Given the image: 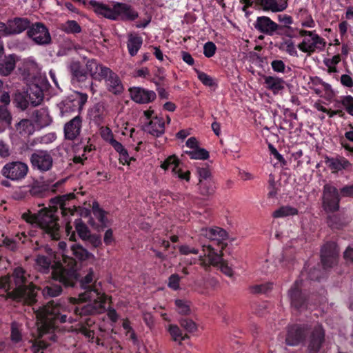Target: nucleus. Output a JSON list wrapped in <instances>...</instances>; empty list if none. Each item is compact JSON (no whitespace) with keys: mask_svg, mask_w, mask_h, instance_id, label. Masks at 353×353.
<instances>
[{"mask_svg":"<svg viewBox=\"0 0 353 353\" xmlns=\"http://www.w3.org/2000/svg\"><path fill=\"white\" fill-rule=\"evenodd\" d=\"M107 296L99 290L95 283L92 288L81 293L78 299H70V303L72 305L77 304L72 308L60 303H55L54 301L48 303L36 311L39 336L42 337L44 334L53 332L58 321L61 323L76 321V318L64 314L65 312H70V310L74 311V314L77 316L103 312Z\"/></svg>","mask_w":353,"mask_h":353,"instance_id":"1","label":"nucleus"},{"mask_svg":"<svg viewBox=\"0 0 353 353\" xmlns=\"http://www.w3.org/2000/svg\"><path fill=\"white\" fill-rule=\"evenodd\" d=\"M29 278L30 275L22 268L17 267L11 276L0 279V289L6 292L7 298L32 304L35 301L36 291Z\"/></svg>","mask_w":353,"mask_h":353,"instance_id":"2","label":"nucleus"},{"mask_svg":"<svg viewBox=\"0 0 353 353\" xmlns=\"http://www.w3.org/2000/svg\"><path fill=\"white\" fill-rule=\"evenodd\" d=\"M90 6L98 15L110 20L134 21L139 17L138 12L127 3L113 1L112 5L91 0Z\"/></svg>","mask_w":353,"mask_h":353,"instance_id":"3","label":"nucleus"},{"mask_svg":"<svg viewBox=\"0 0 353 353\" xmlns=\"http://www.w3.org/2000/svg\"><path fill=\"white\" fill-rule=\"evenodd\" d=\"M55 213V210L42 209L38 214L25 213L22 216L27 222L38 225L52 239H59V225Z\"/></svg>","mask_w":353,"mask_h":353,"instance_id":"4","label":"nucleus"},{"mask_svg":"<svg viewBox=\"0 0 353 353\" xmlns=\"http://www.w3.org/2000/svg\"><path fill=\"white\" fill-rule=\"evenodd\" d=\"M298 32L299 36L302 37L301 41L297 45L300 51L310 56L315 52L324 50L326 41L315 30L310 31L300 29Z\"/></svg>","mask_w":353,"mask_h":353,"instance_id":"5","label":"nucleus"},{"mask_svg":"<svg viewBox=\"0 0 353 353\" xmlns=\"http://www.w3.org/2000/svg\"><path fill=\"white\" fill-rule=\"evenodd\" d=\"M26 96L34 106L41 103L43 99V91L47 90L49 83L46 77L41 74L27 81Z\"/></svg>","mask_w":353,"mask_h":353,"instance_id":"6","label":"nucleus"},{"mask_svg":"<svg viewBox=\"0 0 353 353\" xmlns=\"http://www.w3.org/2000/svg\"><path fill=\"white\" fill-rule=\"evenodd\" d=\"M203 255L199 256L200 265L203 267L210 265L216 266L220 264L221 271L229 277L234 274L232 268L228 265V263L223 261L222 255L216 253L212 245L203 246Z\"/></svg>","mask_w":353,"mask_h":353,"instance_id":"7","label":"nucleus"},{"mask_svg":"<svg viewBox=\"0 0 353 353\" xmlns=\"http://www.w3.org/2000/svg\"><path fill=\"white\" fill-rule=\"evenodd\" d=\"M88 100V95L81 92H75L59 104L61 116L68 113L81 110Z\"/></svg>","mask_w":353,"mask_h":353,"instance_id":"8","label":"nucleus"},{"mask_svg":"<svg viewBox=\"0 0 353 353\" xmlns=\"http://www.w3.org/2000/svg\"><path fill=\"white\" fill-rule=\"evenodd\" d=\"M28 172V166L21 161H13L6 163L1 170L3 176L12 181L23 179Z\"/></svg>","mask_w":353,"mask_h":353,"instance_id":"9","label":"nucleus"},{"mask_svg":"<svg viewBox=\"0 0 353 353\" xmlns=\"http://www.w3.org/2000/svg\"><path fill=\"white\" fill-rule=\"evenodd\" d=\"M27 35L37 45H48L51 41V36L48 29L41 23H35L29 26Z\"/></svg>","mask_w":353,"mask_h":353,"instance_id":"10","label":"nucleus"},{"mask_svg":"<svg viewBox=\"0 0 353 353\" xmlns=\"http://www.w3.org/2000/svg\"><path fill=\"white\" fill-rule=\"evenodd\" d=\"M161 168L164 170H170L174 176L189 181L190 172L188 170H183L181 163L175 155L169 156L161 164Z\"/></svg>","mask_w":353,"mask_h":353,"instance_id":"11","label":"nucleus"},{"mask_svg":"<svg viewBox=\"0 0 353 353\" xmlns=\"http://www.w3.org/2000/svg\"><path fill=\"white\" fill-rule=\"evenodd\" d=\"M30 162L34 168L41 172L50 170L53 164L51 153L46 150H37L30 157Z\"/></svg>","mask_w":353,"mask_h":353,"instance_id":"12","label":"nucleus"},{"mask_svg":"<svg viewBox=\"0 0 353 353\" xmlns=\"http://www.w3.org/2000/svg\"><path fill=\"white\" fill-rule=\"evenodd\" d=\"M323 207L326 210L333 212L339 209V196L335 187L326 184L323 188Z\"/></svg>","mask_w":353,"mask_h":353,"instance_id":"13","label":"nucleus"},{"mask_svg":"<svg viewBox=\"0 0 353 353\" xmlns=\"http://www.w3.org/2000/svg\"><path fill=\"white\" fill-rule=\"evenodd\" d=\"M339 250L335 243L325 244L321 249V261L325 268L332 267L336 263Z\"/></svg>","mask_w":353,"mask_h":353,"instance_id":"14","label":"nucleus"},{"mask_svg":"<svg viewBox=\"0 0 353 353\" xmlns=\"http://www.w3.org/2000/svg\"><path fill=\"white\" fill-rule=\"evenodd\" d=\"M102 79L105 80L107 90L114 94H120L123 92L124 88L119 77L112 72L110 68L105 70Z\"/></svg>","mask_w":353,"mask_h":353,"instance_id":"15","label":"nucleus"},{"mask_svg":"<svg viewBox=\"0 0 353 353\" xmlns=\"http://www.w3.org/2000/svg\"><path fill=\"white\" fill-rule=\"evenodd\" d=\"M129 92L132 100L137 103H148L153 101L157 97L154 91L140 87L131 88Z\"/></svg>","mask_w":353,"mask_h":353,"instance_id":"16","label":"nucleus"},{"mask_svg":"<svg viewBox=\"0 0 353 353\" xmlns=\"http://www.w3.org/2000/svg\"><path fill=\"white\" fill-rule=\"evenodd\" d=\"M72 265L70 268L66 269L63 263L58 262L57 263V267L53 270L52 277L54 280L59 281L65 286L72 285Z\"/></svg>","mask_w":353,"mask_h":353,"instance_id":"17","label":"nucleus"},{"mask_svg":"<svg viewBox=\"0 0 353 353\" xmlns=\"http://www.w3.org/2000/svg\"><path fill=\"white\" fill-rule=\"evenodd\" d=\"M254 26L259 32L268 35H273L279 28L276 23L266 16L257 17Z\"/></svg>","mask_w":353,"mask_h":353,"instance_id":"18","label":"nucleus"},{"mask_svg":"<svg viewBox=\"0 0 353 353\" xmlns=\"http://www.w3.org/2000/svg\"><path fill=\"white\" fill-rule=\"evenodd\" d=\"M29 26L30 21L26 19L15 18L12 20H9L6 23V37L20 34L28 29Z\"/></svg>","mask_w":353,"mask_h":353,"instance_id":"19","label":"nucleus"},{"mask_svg":"<svg viewBox=\"0 0 353 353\" xmlns=\"http://www.w3.org/2000/svg\"><path fill=\"white\" fill-rule=\"evenodd\" d=\"M325 163L327 166L332 170V172L335 173L341 170H351L352 163L343 157H327L325 159Z\"/></svg>","mask_w":353,"mask_h":353,"instance_id":"20","label":"nucleus"},{"mask_svg":"<svg viewBox=\"0 0 353 353\" xmlns=\"http://www.w3.org/2000/svg\"><path fill=\"white\" fill-rule=\"evenodd\" d=\"M82 119L79 116H76L64 126L65 137L69 140L75 139L80 134Z\"/></svg>","mask_w":353,"mask_h":353,"instance_id":"21","label":"nucleus"},{"mask_svg":"<svg viewBox=\"0 0 353 353\" xmlns=\"http://www.w3.org/2000/svg\"><path fill=\"white\" fill-rule=\"evenodd\" d=\"M144 130L154 137H159L165 132V121L162 117L155 116L144 126Z\"/></svg>","mask_w":353,"mask_h":353,"instance_id":"22","label":"nucleus"},{"mask_svg":"<svg viewBox=\"0 0 353 353\" xmlns=\"http://www.w3.org/2000/svg\"><path fill=\"white\" fill-rule=\"evenodd\" d=\"M305 336L304 330L299 325H294L289 327L285 339L286 344L294 346L302 341Z\"/></svg>","mask_w":353,"mask_h":353,"instance_id":"23","label":"nucleus"},{"mask_svg":"<svg viewBox=\"0 0 353 353\" xmlns=\"http://www.w3.org/2000/svg\"><path fill=\"white\" fill-rule=\"evenodd\" d=\"M255 1L265 11L282 12L288 7L286 0H255Z\"/></svg>","mask_w":353,"mask_h":353,"instance_id":"24","label":"nucleus"},{"mask_svg":"<svg viewBox=\"0 0 353 353\" xmlns=\"http://www.w3.org/2000/svg\"><path fill=\"white\" fill-rule=\"evenodd\" d=\"M108 68H109L99 64L93 59L88 60L85 64L86 74L88 73L92 79L97 80L102 79V77L106 72L104 70H108Z\"/></svg>","mask_w":353,"mask_h":353,"instance_id":"25","label":"nucleus"},{"mask_svg":"<svg viewBox=\"0 0 353 353\" xmlns=\"http://www.w3.org/2000/svg\"><path fill=\"white\" fill-rule=\"evenodd\" d=\"M203 234L210 240L221 244V248L225 246L223 241L228 237V233L225 230L219 227L208 228L203 230Z\"/></svg>","mask_w":353,"mask_h":353,"instance_id":"26","label":"nucleus"},{"mask_svg":"<svg viewBox=\"0 0 353 353\" xmlns=\"http://www.w3.org/2000/svg\"><path fill=\"white\" fill-rule=\"evenodd\" d=\"M263 79L265 88L271 90L274 94L284 89L285 81L282 78L265 76Z\"/></svg>","mask_w":353,"mask_h":353,"instance_id":"27","label":"nucleus"},{"mask_svg":"<svg viewBox=\"0 0 353 353\" xmlns=\"http://www.w3.org/2000/svg\"><path fill=\"white\" fill-rule=\"evenodd\" d=\"M324 335V331L321 326H318L316 327L312 335L308 346L309 350L311 353H315L318 352L322 344V342L323 341Z\"/></svg>","mask_w":353,"mask_h":353,"instance_id":"28","label":"nucleus"},{"mask_svg":"<svg viewBox=\"0 0 353 353\" xmlns=\"http://www.w3.org/2000/svg\"><path fill=\"white\" fill-rule=\"evenodd\" d=\"M71 251L72 254L80 261L91 260L92 261H94L95 260L94 255L89 252L79 244L72 245Z\"/></svg>","mask_w":353,"mask_h":353,"instance_id":"29","label":"nucleus"},{"mask_svg":"<svg viewBox=\"0 0 353 353\" xmlns=\"http://www.w3.org/2000/svg\"><path fill=\"white\" fill-rule=\"evenodd\" d=\"M143 44V39L142 37L130 34L128 36V42H127V48L128 50V52L130 56H135L139 52Z\"/></svg>","mask_w":353,"mask_h":353,"instance_id":"30","label":"nucleus"},{"mask_svg":"<svg viewBox=\"0 0 353 353\" xmlns=\"http://www.w3.org/2000/svg\"><path fill=\"white\" fill-rule=\"evenodd\" d=\"M289 296L291 299V303L292 305L297 309L302 308L305 300L299 291L297 283H296L295 285L289 291Z\"/></svg>","mask_w":353,"mask_h":353,"instance_id":"31","label":"nucleus"},{"mask_svg":"<svg viewBox=\"0 0 353 353\" xmlns=\"http://www.w3.org/2000/svg\"><path fill=\"white\" fill-rule=\"evenodd\" d=\"M35 122L41 128L48 126L52 122V118L48 110L46 108L37 110L35 112Z\"/></svg>","mask_w":353,"mask_h":353,"instance_id":"32","label":"nucleus"},{"mask_svg":"<svg viewBox=\"0 0 353 353\" xmlns=\"http://www.w3.org/2000/svg\"><path fill=\"white\" fill-rule=\"evenodd\" d=\"M279 50L285 52L290 56L297 57L299 56L294 42L291 39H284L278 45Z\"/></svg>","mask_w":353,"mask_h":353,"instance_id":"33","label":"nucleus"},{"mask_svg":"<svg viewBox=\"0 0 353 353\" xmlns=\"http://www.w3.org/2000/svg\"><path fill=\"white\" fill-rule=\"evenodd\" d=\"M165 329L170 335L172 341L179 344L185 339L186 335H184L182 330L177 325L169 324L165 326Z\"/></svg>","mask_w":353,"mask_h":353,"instance_id":"34","label":"nucleus"},{"mask_svg":"<svg viewBox=\"0 0 353 353\" xmlns=\"http://www.w3.org/2000/svg\"><path fill=\"white\" fill-rule=\"evenodd\" d=\"M199 193L204 196H210L212 195L216 190L214 181H209L205 182H199Z\"/></svg>","mask_w":353,"mask_h":353,"instance_id":"35","label":"nucleus"},{"mask_svg":"<svg viewBox=\"0 0 353 353\" xmlns=\"http://www.w3.org/2000/svg\"><path fill=\"white\" fill-rule=\"evenodd\" d=\"M16 129L22 136H28L34 132V125L28 119H23L19 122Z\"/></svg>","mask_w":353,"mask_h":353,"instance_id":"36","label":"nucleus"},{"mask_svg":"<svg viewBox=\"0 0 353 353\" xmlns=\"http://www.w3.org/2000/svg\"><path fill=\"white\" fill-rule=\"evenodd\" d=\"M11 334H10V339L11 341L17 344L22 341L23 340V334H22V325L18 323L17 322H12L11 324Z\"/></svg>","mask_w":353,"mask_h":353,"instance_id":"37","label":"nucleus"},{"mask_svg":"<svg viewBox=\"0 0 353 353\" xmlns=\"http://www.w3.org/2000/svg\"><path fill=\"white\" fill-rule=\"evenodd\" d=\"M70 197L73 198V195L72 194L64 195L63 196L55 198V199H52V202L53 203H54V205H55V206H54V208H57L59 206L61 208V212L64 215H67L68 213L72 214L73 210L71 209L70 207L68 208H67L66 203H65V200Z\"/></svg>","mask_w":353,"mask_h":353,"instance_id":"38","label":"nucleus"},{"mask_svg":"<svg viewBox=\"0 0 353 353\" xmlns=\"http://www.w3.org/2000/svg\"><path fill=\"white\" fill-rule=\"evenodd\" d=\"M14 68L15 60L12 56H10L6 57L0 63V73L4 76H7L10 74Z\"/></svg>","mask_w":353,"mask_h":353,"instance_id":"39","label":"nucleus"},{"mask_svg":"<svg viewBox=\"0 0 353 353\" xmlns=\"http://www.w3.org/2000/svg\"><path fill=\"white\" fill-rule=\"evenodd\" d=\"M298 214V210L290 205L282 206L275 210L272 216L274 218H283L289 216H294Z\"/></svg>","mask_w":353,"mask_h":353,"instance_id":"40","label":"nucleus"},{"mask_svg":"<svg viewBox=\"0 0 353 353\" xmlns=\"http://www.w3.org/2000/svg\"><path fill=\"white\" fill-rule=\"evenodd\" d=\"M72 76L79 81H83L86 79V71L81 68L79 62H72L70 65Z\"/></svg>","mask_w":353,"mask_h":353,"instance_id":"41","label":"nucleus"},{"mask_svg":"<svg viewBox=\"0 0 353 353\" xmlns=\"http://www.w3.org/2000/svg\"><path fill=\"white\" fill-rule=\"evenodd\" d=\"M341 104L348 114L353 116V97L350 95L341 97L336 101L335 107H339Z\"/></svg>","mask_w":353,"mask_h":353,"instance_id":"42","label":"nucleus"},{"mask_svg":"<svg viewBox=\"0 0 353 353\" xmlns=\"http://www.w3.org/2000/svg\"><path fill=\"white\" fill-rule=\"evenodd\" d=\"M50 257L39 255L36 259V265L41 272H46L52 264V253H49Z\"/></svg>","mask_w":353,"mask_h":353,"instance_id":"43","label":"nucleus"},{"mask_svg":"<svg viewBox=\"0 0 353 353\" xmlns=\"http://www.w3.org/2000/svg\"><path fill=\"white\" fill-rule=\"evenodd\" d=\"M75 229L79 236L83 241H86L90 237V231L88 228L84 224L81 219H77L75 221Z\"/></svg>","mask_w":353,"mask_h":353,"instance_id":"44","label":"nucleus"},{"mask_svg":"<svg viewBox=\"0 0 353 353\" xmlns=\"http://www.w3.org/2000/svg\"><path fill=\"white\" fill-rule=\"evenodd\" d=\"M175 305L176 310L179 314L186 315L190 313V305L188 301L176 299L175 301Z\"/></svg>","mask_w":353,"mask_h":353,"instance_id":"45","label":"nucleus"},{"mask_svg":"<svg viewBox=\"0 0 353 353\" xmlns=\"http://www.w3.org/2000/svg\"><path fill=\"white\" fill-rule=\"evenodd\" d=\"M0 122L5 124L6 126H10L12 123V116L7 106H0Z\"/></svg>","mask_w":353,"mask_h":353,"instance_id":"46","label":"nucleus"},{"mask_svg":"<svg viewBox=\"0 0 353 353\" xmlns=\"http://www.w3.org/2000/svg\"><path fill=\"white\" fill-rule=\"evenodd\" d=\"M199 174V182L214 181L210 169L207 167L197 168Z\"/></svg>","mask_w":353,"mask_h":353,"instance_id":"47","label":"nucleus"},{"mask_svg":"<svg viewBox=\"0 0 353 353\" xmlns=\"http://www.w3.org/2000/svg\"><path fill=\"white\" fill-rule=\"evenodd\" d=\"M192 159H207L209 157V153L207 150L202 148H198L192 151L187 152Z\"/></svg>","mask_w":353,"mask_h":353,"instance_id":"48","label":"nucleus"},{"mask_svg":"<svg viewBox=\"0 0 353 353\" xmlns=\"http://www.w3.org/2000/svg\"><path fill=\"white\" fill-rule=\"evenodd\" d=\"M63 29L67 33H79L81 31L80 26L74 20L68 21L63 25Z\"/></svg>","mask_w":353,"mask_h":353,"instance_id":"49","label":"nucleus"},{"mask_svg":"<svg viewBox=\"0 0 353 353\" xmlns=\"http://www.w3.org/2000/svg\"><path fill=\"white\" fill-rule=\"evenodd\" d=\"M61 286L57 285L46 286L43 290V294L44 296H59L61 294Z\"/></svg>","mask_w":353,"mask_h":353,"instance_id":"50","label":"nucleus"},{"mask_svg":"<svg viewBox=\"0 0 353 353\" xmlns=\"http://www.w3.org/2000/svg\"><path fill=\"white\" fill-rule=\"evenodd\" d=\"M195 71L197 74L198 79L203 85L209 87H212L214 85L213 79L210 76L198 70H195Z\"/></svg>","mask_w":353,"mask_h":353,"instance_id":"51","label":"nucleus"},{"mask_svg":"<svg viewBox=\"0 0 353 353\" xmlns=\"http://www.w3.org/2000/svg\"><path fill=\"white\" fill-rule=\"evenodd\" d=\"M180 325L188 332H194L197 330L196 324L189 319H181L180 321Z\"/></svg>","mask_w":353,"mask_h":353,"instance_id":"52","label":"nucleus"},{"mask_svg":"<svg viewBox=\"0 0 353 353\" xmlns=\"http://www.w3.org/2000/svg\"><path fill=\"white\" fill-rule=\"evenodd\" d=\"M93 213L95 217L99 220V221L101 224H106L107 219L105 216V212L99 208L97 203L93 205Z\"/></svg>","mask_w":353,"mask_h":353,"instance_id":"53","label":"nucleus"},{"mask_svg":"<svg viewBox=\"0 0 353 353\" xmlns=\"http://www.w3.org/2000/svg\"><path fill=\"white\" fill-rule=\"evenodd\" d=\"M216 47L213 42L208 41L203 46V54L206 57H212L216 52Z\"/></svg>","mask_w":353,"mask_h":353,"instance_id":"54","label":"nucleus"},{"mask_svg":"<svg viewBox=\"0 0 353 353\" xmlns=\"http://www.w3.org/2000/svg\"><path fill=\"white\" fill-rule=\"evenodd\" d=\"M100 132L102 139L110 144L114 140L113 133L109 128H101Z\"/></svg>","mask_w":353,"mask_h":353,"instance_id":"55","label":"nucleus"},{"mask_svg":"<svg viewBox=\"0 0 353 353\" xmlns=\"http://www.w3.org/2000/svg\"><path fill=\"white\" fill-rule=\"evenodd\" d=\"M273 70L276 72L284 73L285 70V64L281 60H274L271 63Z\"/></svg>","mask_w":353,"mask_h":353,"instance_id":"56","label":"nucleus"},{"mask_svg":"<svg viewBox=\"0 0 353 353\" xmlns=\"http://www.w3.org/2000/svg\"><path fill=\"white\" fill-rule=\"evenodd\" d=\"M180 277L178 274H172L169 278L168 286L172 290H176L179 288Z\"/></svg>","mask_w":353,"mask_h":353,"instance_id":"57","label":"nucleus"},{"mask_svg":"<svg viewBox=\"0 0 353 353\" xmlns=\"http://www.w3.org/2000/svg\"><path fill=\"white\" fill-rule=\"evenodd\" d=\"M94 279V273L92 270L86 274V276L81 280V285L84 289H87L89 285L92 283Z\"/></svg>","mask_w":353,"mask_h":353,"instance_id":"58","label":"nucleus"},{"mask_svg":"<svg viewBox=\"0 0 353 353\" xmlns=\"http://www.w3.org/2000/svg\"><path fill=\"white\" fill-rule=\"evenodd\" d=\"M122 326H123V329L125 330H126V334L127 335L129 334V336L133 341V342L136 343L137 337H136L134 332H133V330H132V328L130 327V321L127 319L124 320L122 323Z\"/></svg>","mask_w":353,"mask_h":353,"instance_id":"59","label":"nucleus"},{"mask_svg":"<svg viewBox=\"0 0 353 353\" xmlns=\"http://www.w3.org/2000/svg\"><path fill=\"white\" fill-rule=\"evenodd\" d=\"M272 286V284H261L252 286L250 290L253 293H263L266 292L268 289Z\"/></svg>","mask_w":353,"mask_h":353,"instance_id":"60","label":"nucleus"},{"mask_svg":"<svg viewBox=\"0 0 353 353\" xmlns=\"http://www.w3.org/2000/svg\"><path fill=\"white\" fill-rule=\"evenodd\" d=\"M47 345L43 341L36 340L32 344L31 349L33 353H39L40 350H44Z\"/></svg>","mask_w":353,"mask_h":353,"instance_id":"61","label":"nucleus"},{"mask_svg":"<svg viewBox=\"0 0 353 353\" xmlns=\"http://www.w3.org/2000/svg\"><path fill=\"white\" fill-rule=\"evenodd\" d=\"M10 154L9 146L2 140H0V157L5 158Z\"/></svg>","mask_w":353,"mask_h":353,"instance_id":"62","label":"nucleus"},{"mask_svg":"<svg viewBox=\"0 0 353 353\" xmlns=\"http://www.w3.org/2000/svg\"><path fill=\"white\" fill-rule=\"evenodd\" d=\"M179 251L182 254H196L199 252L197 249L190 248L188 245H183L179 247Z\"/></svg>","mask_w":353,"mask_h":353,"instance_id":"63","label":"nucleus"},{"mask_svg":"<svg viewBox=\"0 0 353 353\" xmlns=\"http://www.w3.org/2000/svg\"><path fill=\"white\" fill-rule=\"evenodd\" d=\"M134 160L133 158L130 157L128 152L126 150L119 153V161L122 164H129L130 161Z\"/></svg>","mask_w":353,"mask_h":353,"instance_id":"64","label":"nucleus"}]
</instances>
